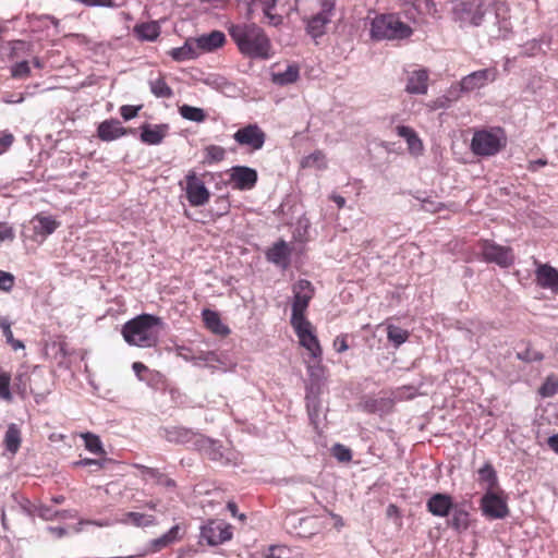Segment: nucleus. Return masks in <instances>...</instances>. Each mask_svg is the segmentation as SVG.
<instances>
[{
	"instance_id": "obj_2",
	"label": "nucleus",
	"mask_w": 558,
	"mask_h": 558,
	"mask_svg": "<svg viewBox=\"0 0 558 558\" xmlns=\"http://www.w3.org/2000/svg\"><path fill=\"white\" fill-rule=\"evenodd\" d=\"M163 322L159 316L153 314H141L122 327V336L124 341L138 348H153L159 341L160 330Z\"/></svg>"
},
{
	"instance_id": "obj_32",
	"label": "nucleus",
	"mask_w": 558,
	"mask_h": 558,
	"mask_svg": "<svg viewBox=\"0 0 558 558\" xmlns=\"http://www.w3.org/2000/svg\"><path fill=\"white\" fill-rule=\"evenodd\" d=\"M21 442L22 435L20 427L14 423L9 424L3 438L5 450L12 456H15L20 450Z\"/></svg>"
},
{
	"instance_id": "obj_56",
	"label": "nucleus",
	"mask_w": 558,
	"mask_h": 558,
	"mask_svg": "<svg viewBox=\"0 0 558 558\" xmlns=\"http://www.w3.org/2000/svg\"><path fill=\"white\" fill-rule=\"evenodd\" d=\"M142 106L124 105L120 108V114L125 121H129L137 116Z\"/></svg>"
},
{
	"instance_id": "obj_41",
	"label": "nucleus",
	"mask_w": 558,
	"mask_h": 558,
	"mask_svg": "<svg viewBox=\"0 0 558 558\" xmlns=\"http://www.w3.org/2000/svg\"><path fill=\"white\" fill-rule=\"evenodd\" d=\"M151 94L157 98H171L173 96L172 88L167 84L165 78L158 77L148 82Z\"/></svg>"
},
{
	"instance_id": "obj_24",
	"label": "nucleus",
	"mask_w": 558,
	"mask_h": 558,
	"mask_svg": "<svg viewBox=\"0 0 558 558\" xmlns=\"http://www.w3.org/2000/svg\"><path fill=\"white\" fill-rule=\"evenodd\" d=\"M320 395L322 392L305 393L307 415L315 429L319 428L323 418L326 416L322 405Z\"/></svg>"
},
{
	"instance_id": "obj_36",
	"label": "nucleus",
	"mask_w": 558,
	"mask_h": 558,
	"mask_svg": "<svg viewBox=\"0 0 558 558\" xmlns=\"http://www.w3.org/2000/svg\"><path fill=\"white\" fill-rule=\"evenodd\" d=\"M205 326L216 335H228L229 328L222 324L220 316L217 312L211 310H204L202 312Z\"/></svg>"
},
{
	"instance_id": "obj_16",
	"label": "nucleus",
	"mask_w": 558,
	"mask_h": 558,
	"mask_svg": "<svg viewBox=\"0 0 558 558\" xmlns=\"http://www.w3.org/2000/svg\"><path fill=\"white\" fill-rule=\"evenodd\" d=\"M257 179V171L246 166H234L230 170V182L235 190H252L256 185Z\"/></svg>"
},
{
	"instance_id": "obj_44",
	"label": "nucleus",
	"mask_w": 558,
	"mask_h": 558,
	"mask_svg": "<svg viewBox=\"0 0 558 558\" xmlns=\"http://www.w3.org/2000/svg\"><path fill=\"white\" fill-rule=\"evenodd\" d=\"M226 157V149L218 145H208L204 148L203 163L214 165L222 161Z\"/></svg>"
},
{
	"instance_id": "obj_23",
	"label": "nucleus",
	"mask_w": 558,
	"mask_h": 558,
	"mask_svg": "<svg viewBox=\"0 0 558 558\" xmlns=\"http://www.w3.org/2000/svg\"><path fill=\"white\" fill-rule=\"evenodd\" d=\"M453 500L450 495L437 493L426 502L427 510L435 517H447L453 508Z\"/></svg>"
},
{
	"instance_id": "obj_17",
	"label": "nucleus",
	"mask_w": 558,
	"mask_h": 558,
	"mask_svg": "<svg viewBox=\"0 0 558 558\" xmlns=\"http://www.w3.org/2000/svg\"><path fill=\"white\" fill-rule=\"evenodd\" d=\"M494 80L495 70L493 69L474 71L462 77L460 81V89L461 92H473L486 86L488 82H493Z\"/></svg>"
},
{
	"instance_id": "obj_5",
	"label": "nucleus",
	"mask_w": 558,
	"mask_h": 558,
	"mask_svg": "<svg viewBox=\"0 0 558 558\" xmlns=\"http://www.w3.org/2000/svg\"><path fill=\"white\" fill-rule=\"evenodd\" d=\"M195 450L206 456L210 461L220 465H230L236 463V454L231 449H225L219 440L209 438L203 434L195 444Z\"/></svg>"
},
{
	"instance_id": "obj_8",
	"label": "nucleus",
	"mask_w": 558,
	"mask_h": 558,
	"mask_svg": "<svg viewBox=\"0 0 558 558\" xmlns=\"http://www.w3.org/2000/svg\"><path fill=\"white\" fill-rule=\"evenodd\" d=\"M451 13L453 21L459 23L460 27L480 26L485 15L482 5L466 1L453 2Z\"/></svg>"
},
{
	"instance_id": "obj_42",
	"label": "nucleus",
	"mask_w": 558,
	"mask_h": 558,
	"mask_svg": "<svg viewBox=\"0 0 558 558\" xmlns=\"http://www.w3.org/2000/svg\"><path fill=\"white\" fill-rule=\"evenodd\" d=\"M478 480H480V482L486 484V490H493L497 486V484H498L497 474L490 463H485L478 470Z\"/></svg>"
},
{
	"instance_id": "obj_57",
	"label": "nucleus",
	"mask_w": 558,
	"mask_h": 558,
	"mask_svg": "<svg viewBox=\"0 0 558 558\" xmlns=\"http://www.w3.org/2000/svg\"><path fill=\"white\" fill-rule=\"evenodd\" d=\"M267 558H291L290 550L284 546H271Z\"/></svg>"
},
{
	"instance_id": "obj_37",
	"label": "nucleus",
	"mask_w": 558,
	"mask_h": 558,
	"mask_svg": "<svg viewBox=\"0 0 558 558\" xmlns=\"http://www.w3.org/2000/svg\"><path fill=\"white\" fill-rule=\"evenodd\" d=\"M133 32L142 40L154 41L160 35V27L156 22H147L135 25Z\"/></svg>"
},
{
	"instance_id": "obj_50",
	"label": "nucleus",
	"mask_w": 558,
	"mask_h": 558,
	"mask_svg": "<svg viewBox=\"0 0 558 558\" xmlns=\"http://www.w3.org/2000/svg\"><path fill=\"white\" fill-rule=\"evenodd\" d=\"M31 68L27 61H21L12 65L11 75L13 78H24L29 76Z\"/></svg>"
},
{
	"instance_id": "obj_49",
	"label": "nucleus",
	"mask_w": 558,
	"mask_h": 558,
	"mask_svg": "<svg viewBox=\"0 0 558 558\" xmlns=\"http://www.w3.org/2000/svg\"><path fill=\"white\" fill-rule=\"evenodd\" d=\"M36 515L41 518L45 521H52L58 518L59 510L53 509L47 505H38L35 507Z\"/></svg>"
},
{
	"instance_id": "obj_62",
	"label": "nucleus",
	"mask_w": 558,
	"mask_h": 558,
	"mask_svg": "<svg viewBox=\"0 0 558 558\" xmlns=\"http://www.w3.org/2000/svg\"><path fill=\"white\" fill-rule=\"evenodd\" d=\"M24 100H25L24 94H19V95H15V94H5V95L2 97V102L8 104V105L21 104V102H23Z\"/></svg>"
},
{
	"instance_id": "obj_52",
	"label": "nucleus",
	"mask_w": 558,
	"mask_h": 558,
	"mask_svg": "<svg viewBox=\"0 0 558 558\" xmlns=\"http://www.w3.org/2000/svg\"><path fill=\"white\" fill-rule=\"evenodd\" d=\"M518 357L525 362H537L543 360V354L534 349L525 348L518 353Z\"/></svg>"
},
{
	"instance_id": "obj_28",
	"label": "nucleus",
	"mask_w": 558,
	"mask_h": 558,
	"mask_svg": "<svg viewBox=\"0 0 558 558\" xmlns=\"http://www.w3.org/2000/svg\"><path fill=\"white\" fill-rule=\"evenodd\" d=\"M135 468L141 472L144 481H154L156 485L162 486L168 490H173L177 486L174 480L161 473L158 469L149 468L143 464H135Z\"/></svg>"
},
{
	"instance_id": "obj_58",
	"label": "nucleus",
	"mask_w": 558,
	"mask_h": 558,
	"mask_svg": "<svg viewBox=\"0 0 558 558\" xmlns=\"http://www.w3.org/2000/svg\"><path fill=\"white\" fill-rule=\"evenodd\" d=\"M496 19H497V23H498L499 32H500L499 36L502 38H507L508 34L511 31V23L505 16L500 19L499 13H496Z\"/></svg>"
},
{
	"instance_id": "obj_45",
	"label": "nucleus",
	"mask_w": 558,
	"mask_h": 558,
	"mask_svg": "<svg viewBox=\"0 0 558 558\" xmlns=\"http://www.w3.org/2000/svg\"><path fill=\"white\" fill-rule=\"evenodd\" d=\"M81 437L84 440L85 448L89 452H92L94 454H105L106 453L99 436L87 432V433L81 434Z\"/></svg>"
},
{
	"instance_id": "obj_31",
	"label": "nucleus",
	"mask_w": 558,
	"mask_h": 558,
	"mask_svg": "<svg viewBox=\"0 0 558 558\" xmlns=\"http://www.w3.org/2000/svg\"><path fill=\"white\" fill-rule=\"evenodd\" d=\"M396 132H397L398 136L405 140V142L408 144V148L411 154H414V155L422 154V151L424 149L423 143L420 140V137L417 136L416 132L412 128L407 126V125H398L396 128Z\"/></svg>"
},
{
	"instance_id": "obj_10",
	"label": "nucleus",
	"mask_w": 558,
	"mask_h": 558,
	"mask_svg": "<svg viewBox=\"0 0 558 558\" xmlns=\"http://www.w3.org/2000/svg\"><path fill=\"white\" fill-rule=\"evenodd\" d=\"M231 537V525L221 520H209L201 529V543L206 542L210 546L220 545Z\"/></svg>"
},
{
	"instance_id": "obj_4",
	"label": "nucleus",
	"mask_w": 558,
	"mask_h": 558,
	"mask_svg": "<svg viewBox=\"0 0 558 558\" xmlns=\"http://www.w3.org/2000/svg\"><path fill=\"white\" fill-rule=\"evenodd\" d=\"M506 145V137L501 129L475 131L471 141V150L474 155L488 157L498 154Z\"/></svg>"
},
{
	"instance_id": "obj_51",
	"label": "nucleus",
	"mask_w": 558,
	"mask_h": 558,
	"mask_svg": "<svg viewBox=\"0 0 558 558\" xmlns=\"http://www.w3.org/2000/svg\"><path fill=\"white\" fill-rule=\"evenodd\" d=\"M415 198L421 202L422 208L425 211L437 213L444 207V205L441 203L436 202L429 197L416 196Z\"/></svg>"
},
{
	"instance_id": "obj_14",
	"label": "nucleus",
	"mask_w": 558,
	"mask_h": 558,
	"mask_svg": "<svg viewBox=\"0 0 558 558\" xmlns=\"http://www.w3.org/2000/svg\"><path fill=\"white\" fill-rule=\"evenodd\" d=\"M233 140L241 146H247L252 150H259L265 144L266 133L258 124L252 123L240 128L233 134Z\"/></svg>"
},
{
	"instance_id": "obj_27",
	"label": "nucleus",
	"mask_w": 558,
	"mask_h": 558,
	"mask_svg": "<svg viewBox=\"0 0 558 558\" xmlns=\"http://www.w3.org/2000/svg\"><path fill=\"white\" fill-rule=\"evenodd\" d=\"M177 355L186 362H192L195 366H202L203 363L219 362L218 355L214 351L199 352L195 354L193 350L185 345L175 348Z\"/></svg>"
},
{
	"instance_id": "obj_59",
	"label": "nucleus",
	"mask_w": 558,
	"mask_h": 558,
	"mask_svg": "<svg viewBox=\"0 0 558 558\" xmlns=\"http://www.w3.org/2000/svg\"><path fill=\"white\" fill-rule=\"evenodd\" d=\"M14 238L13 228L5 222H0V241H13Z\"/></svg>"
},
{
	"instance_id": "obj_38",
	"label": "nucleus",
	"mask_w": 558,
	"mask_h": 558,
	"mask_svg": "<svg viewBox=\"0 0 558 558\" xmlns=\"http://www.w3.org/2000/svg\"><path fill=\"white\" fill-rule=\"evenodd\" d=\"M327 166L326 155L322 150H315L301 160V167L304 169L325 170Z\"/></svg>"
},
{
	"instance_id": "obj_46",
	"label": "nucleus",
	"mask_w": 558,
	"mask_h": 558,
	"mask_svg": "<svg viewBox=\"0 0 558 558\" xmlns=\"http://www.w3.org/2000/svg\"><path fill=\"white\" fill-rule=\"evenodd\" d=\"M387 338L395 347L398 348L408 340L409 331L398 326L389 325L387 328Z\"/></svg>"
},
{
	"instance_id": "obj_13",
	"label": "nucleus",
	"mask_w": 558,
	"mask_h": 558,
	"mask_svg": "<svg viewBox=\"0 0 558 558\" xmlns=\"http://www.w3.org/2000/svg\"><path fill=\"white\" fill-rule=\"evenodd\" d=\"M481 509L488 519H504L509 513L506 498L494 490H486L483 495Z\"/></svg>"
},
{
	"instance_id": "obj_55",
	"label": "nucleus",
	"mask_w": 558,
	"mask_h": 558,
	"mask_svg": "<svg viewBox=\"0 0 558 558\" xmlns=\"http://www.w3.org/2000/svg\"><path fill=\"white\" fill-rule=\"evenodd\" d=\"M14 286V276L10 272L0 270V290L11 291Z\"/></svg>"
},
{
	"instance_id": "obj_33",
	"label": "nucleus",
	"mask_w": 558,
	"mask_h": 558,
	"mask_svg": "<svg viewBox=\"0 0 558 558\" xmlns=\"http://www.w3.org/2000/svg\"><path fill=\"white\" fill-rule=\"evenodd\" d=\"M180 538V526L177 524L161 536L151 539L149 543L150 549L155 553L160 551L161 549L167 548L168 546L178 542Z\"/></svg>"
},
{
	"instance_id": "obj_35",
	"label": "nucleus",
	"mask_w": 558,
	"mask_h": 558,
	"mask_svg": "<svg viewBox=\"0 0 558 558\" xmlns=\"http://www.w3.org/2000/svg\"><path fill=\"white\" fill-rule=\"evenodd\" d=\"M120 522L135 527H147L156 524V518L153 514L130 511L122 517Z\"/></svg>"
},
{
	"instance_id": "obj_1",
	"label": "nucleus",
	"mask_w": 558,
	"mask_h": 558,
	"mask_svg": "<svg viewBox=\"0 0 558 558\" xmlns=\"http://www.w3.org/2000/svg\"><path fill=\"white\" fill-rule=\"evenodd\" d=\"M229 34L243 56L262 60L271 58V41L265 31L257 24L241 23L231 25Z\"/></svg>"
},
{
	"instance_id": "obj_11",
	"label": "nucleus",
	"mask_w": 558,
	"mask_h": 558,
	"mask_svg": "<svg viewBox=\"0 0 558 558\" xmlns=\"http://www.w3.org/2000/svg\"><path fill=\"white\" fill-rule=\"evenodd\" d=\"M159 435L168 442L182 445L195 450V444L201 433L184 426H166L159 429Z\"/></svg>"
},
{
	"instance_id": "obj_7",
	"label": "nucleus",
	"mask_w": 558,
	"mask_h": 558,
	"mask_svg": "<svg viewBox=\"0 0 558 558\" xmlns=\"http://www.w3.org/2000/svg\"><path fill=\"white\" fill-rule=\"evenodd\" d=\"M314 295L312 283L308 280L301 279L293 287V302L290 323L307 320L305 312L310 301Z\"/></svg>"
},
{
	"instance_id": "obj_21",
	"label": "nucleus",
	"mask_w": 558,
	"mask_h": 558,
	"mask_svg": "<svg viewBox=\"0 0 558 558\" xmlns=\"http://www.w3.org/2000/svg\"><path fill=\"white\" fill-rule=\"evenodd\" d=\"M536 283L543 288L558 293V270L548 265L539 264L535 270Z\"/></svg>"
},
{
	"instance_id": "obj_53",
	"label": "nucleus",
	"mask_w": 558,
	"mask_h": 558,
	"mask_svg": "<svg viewBox=\"0 0 558 558\" xmlns=\"http://www.w3.org/2000/svg\"><path fill=\"white\" fill-rule=\"evenodd\" d=\"M332 452L341 462H348L352 459L351 450L341 444H336L332 448Z\"/></svg>"
},
{
	"instance_id": "obj_12",
	"label": "nucleus",
	"mask_w": 558,
	"mask_h": 558,
	"mask_svg": "<svg viewBox=\"0 0 558 558\" xmlns=\"http://www.w3.org/2000/svg\"><path fill=\"white\" fill-rule=\"evenodd\" d=\"M291 326L299 338L300 344L305 348L313 359H320L323 354L322 347L310 320L293 323Z\"/></svg>"
},
{
	"instance_id": "obj_19",
	"label": "nucleus",
	"mask_w": 558,
	"mask_h": 558,
	"mask_svg": "<svg viewBox=\"0 0 558 558\" xmlns=\"http://www.w3.org/2000/svg\"><path fill=\"white\" fill-rule=\"evenodd\" d=\"M291 252V246L284 240H279L266 251L265 255L269 263L286 269L290 264Z\"/></svg>"
},
{
	"instance_id": "obj_61",
	"label": "nucleus",
	"mask_w": 558,
	"mask_h": 558,
	"mask_svg": "<svg viewBox=\"0 0 558 558\" xmlns=\"http://www.w3.org/2000/svg\"><path fill=\"white\" fill-rule=\"evenodd\" d=\"M3 336L5 338L7 343L10 344L14 351L24 349V343L21 340H17L13 337L12 330L4 332Z\"/></svg>"
},
{
	"instance_id": "obj_3",
	"label": "nucleus",
	"mask_w": 558,
	"mask_h": 558,
	"mask_svg": "<svg viewBox=\"0 0 558 558\" xmlns=\"http://www.w3.org/2000/svg\"><path fill=\"white\" fill-rule=\"evenodd\" d=\"M412 35V28L395 14L376 16L371 26V36L375 40L404 39Z\"/></svg>"
},
{
	"instance_id": "obj_47",
	"label": "nucleus",
	"mask_w": 558,
	"mask_h": 558,
	"mask_svg": "<svg viewBox=\"0 0 558 558\" xmlns=\"http://www.w3.org/2000/svg\"><path fill=\"white\" fill-rule=\"evenodd\" d=\"M11 375L8 372L0 369V399L4 401H12L13 397L10 390Z\"/></svg>"
},
{
	"instance_id": "obj_60",
	"label": "nucleus",
	"mask_w": 558,
	"mask_h": 558,
	"mask_svg": "<svg viewBox=\"0 0 558 558\" xmlns=\"http://www.w3.org/2000/svg\"><path fill=\"white\" fill-rule=\"evenodd\" d=\"M106 460H97V459H81L73 463L74 466H97V469H101L105 465Z\"/></svg>"
},
{
	"instance_id": "obj_63",
	"label": "nucleus",
	"mask_w": 558,
	"mask_h": 558,
	"mask_svg": "<svg viewBox=\"0 0 558 558\" xmlns=\"http://www.w3.org/2000/svg\"><path fill=\"white\" fill-rule=\"evenodd\" d=\"M333 348L337 352L341 353L348 350L347 339L344 336H338L333 340Z\"/></svg>"
},
{
	"instance_id": "obj_54",
	"label": "nucleus",
	"mask_w": 558,
	"mask_h": 558,
	"mask_svg": "<svg viewBox=\"0 0 558 558\" xmlns=\"http://www.w3.org/2000/svg\"><path fill=\"white\" fill-rule=\"evenodd\" d=\"M14 386L19 390L20 393L25 395L29 387V376L26 373H19L15 376Z\"/></svg>"
},
{
	"instance_id": "obj_40",
	"label": "nucleus",
	"mask_w": 558,
	"mask_h": 558,
	"mask_svg": "<svg viewBox=\"0 0 558 558\" xmlns=\"http://www.w3.org/2000/svg\"><path fill=\"white\" fill-rule=\"evenodd\" d=\"M179 113L183 119L193 121L196 123H202L207 118V114L204 109L198 108V107H193L190 105L180 106Z\"/></svg>"
},
{
	"instance_id": "obj_18",
	"label": "nucleus",
	"mask_w": 558,
	"mask_h": 558,
	"mask_svg": "<svg viewBox=\"0 0 558 558\" xmlns=\"http://www.w3.org/2000/svg\"><path fill=\"white\" fill-rule=\"evenodd\" d=\"M34 235L33 239L35 241H45L47 236L52 234L60 226V222L57 221L52 216H44L36 215L32 219Z\"/></svg>"
},
{
	"instance_id": "obj_64",
	"label": "nucleus",
	"mask_w": 558,
	"mask_h": 558,
	"mask_svg": "<svg viewBox=\"0 0 558 558\" xmlns=\"http://www.w3.org/2000/svg\"><path fill=\"white\" fill-rule=\"evenodd\" d=\"M386 515H387L388 519H392L395 521L401 519V514H400L399 508L396 505H393V504H390L387 507Z\"/></svg>"
},
{
	"instance_id": "obj_20",
	"label": "nucleus",
	"mask_w": 558,
	"mask_h": 558,
	"mask_svg": "<svg viewBox=\"0 0 558 558\" xmlns=\"http://www.w3.org/2000/svg\"><path fill=\"white\" fill-rule=\"evenodd\" d=\"M315 363L307 365L308 383L306 385V392H323V387L326 383V368L322 364L320 359H314Z\"/></svg>"
},
{
	"instance_id": "obj_30",
	"label": "nucleus",
	"mask_w": 558,
	"mask_h": 558,
	"mask_svg": "<svg viewBox=\"0 0 558 558\" xmlns=\"http://www.w3.org/2000/svg\"><path fill=\"white\" fill-rule=\"evenodd\" d=\"M195 38L190 37L185 40L183 46L171 49L169 54L174 61L183 62L196 59L201 56L198 47L195 46Z\"/></svg>"
},
{
	"instance_id": "obj_34",
	"label": "nucleus",
	"mask_w": 558,
	"mask_h": 558,
	"mask_svg": "<svg viewBox=\"0 0 558 558\" xmlns=\"http://www.w3.org/2000/svg\"><path fill=\"white\" fill-rule=\"evenodd\" d=\"M300 77V68L298 64H289L284 71H278L271 73L272 83L284 86L295 83Z\"/></svg>"
},
{
	"instance_id": "obj_29",
	"label": "nucleus",
	"mask_w": 558,
	"mask_h": 558,
	"mask_svg": "<svg viewBox=\"0 0 558 558\" xmlns=\"http://www.w3.org/2000/svg\"><path fill=\"white\" fill-rule=\"evenodd\" d=\"M428 73L426 70L421 69L413 71L405 85V92L413 95H424L427 92Z\"/></svg>"
},
{
	"instance_id": "obj_6",
	"label": "nucleus",
	"mask_w": 558,
	"mask_h": 558,
	"mask_svg": "<svg viewBox=\"0 0 558 558\" xmlns=\"http://www.w3.org/2000/svg\"><path fill=\"white\" fill-rule=\"evenodd\" d=\"M335 8V0H322L320 10L316 14L304 19L306 33L313 39L325 35L327 25L331 22V17L333 16Z\"/></svg>"
},
{
	"instance_id": "obj_26",
	"label": "nucleus",
	"mask_w": 558,
	"mask_h": 558,
	"mask_svg": "<svg viewBox=\"0 0 558 558\" xmlns=\"http://www.w3.org/2000/svg\"><path fill=\"white\" fill-rule=\"evenodd\" d=\"M195 46L202 53L213 52L226 43V35L221 31H213L195 38Z\"/></svg>"
},
{
	"instance_id": "obj_39",
	"label": "nucleus",
	"mask_w": 558,
	"mask_h": 558,
	"mask_svg": "<svg viewBox=\"0 0 558 558\" xmlns=\"http://www.w3.org/2000/svg\"><path fill=\"white\" fill-rule=\"evenodd\" d=\"M452 518L449 525L457 532L465 531L469 527V512L461 507L453 506Z\"/></svg>"
},
{
	"instance_id": "obj_22",
	"label": "nucleus",
	"mask_w": 558,
	"mask_h": 558,
	"mask_svg": "<svg viewBox=\"0 0 558 558\" xmlns=\"http://www.w3.org/2000/svg\"><path fill=\"white\" fill-rule=\"evenodd\" d=\"M129 133H133V130L123 128L121 122L116 119L105 120L97 129L98 137L105 142L114 141Z\"/></svg>"
},
{
	"instance_id": "obj_43",
	"label": "nucleus",
	"mask_w": 558,
	"mask_h": 558,
	"mask_svg": "<svg viewBox=\"0 0 558 558\" xmlns=\"http://www.w3.org/2000/svg\"><path fill=\"white\" fill-rule=\"evenodd\" d=\"M278 0H258V2L262 4V10L265 15V17L268 19V23L271 26H279L283 22V17L279 14H275L272 11L276 8Z\"/></svg>"
},
{
	"instance_id": "obj_15",
	"label": "nucleus",
	"mask_w": 558,
	"mask_h": 558,
	"mask_svg": "<svg viewBox=\"0 0 558 558\" xmlns=\"http://www.w3.org/2000/svg\"><path fill=\"white\" fill-rule=\"evenodd\" d=\"M186 198L191 206H204L210 197V193L205 183L197 178L195 172H190L186 175Z\"/></svg>"
},
{
	"instance_id": "obj_9",
	"label": "nucleus",
	"mask_w": 558,
	"mask_h": 558,
	"mask_svg": "<svg viewBox=\"0 0 558 558\" xmlns=\"http://www.w3.org/2000/svg\"><path fill=\"white\" fill-rule=\"evenodd\" d=\"M480 251L485 262L495 263L500 267H509L514 262L510 247L499 245L490 240L481 241Z\"/></svg>"
},
{
	"instance_id": "obj_48",
	"label": "nucleus",
	"mask_w": 558,
	"mask_h": 558,
	"mask_svg": "<svg viewBox=\"0 0 558 558\" xmlns=\"http://www.w3.org/2000/svg\"><path fill=\"white\" fill-rule=\"evenodd\" d=\"M539 395L544 398L553 397L558 392V379L548 377L538 390Z\"/></svg>"
},
{
	"instance_id": "obj_25",
	"label": "nucleus",
	"mask_w": 558,
	"mask_h": 558,
	"mask_svg": "<svg viewBox=\"0 0 558 558\" xmlns=\"http://www.w3.org/2000/svg\"><path fill=\"white\" fill-rule=\"evenodd\" d=\"M169 131L168 124H148L145 123L141 126L140 138L144 144L147 145H159L162 143Z\"/></svg>"
}]
</instances>
